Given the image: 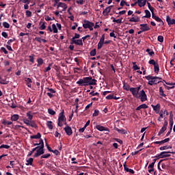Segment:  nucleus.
<instances>
[{
    "instance_id": "43",
    "label": "nucleus",
    "mask_w": 175,
    "mask_h": 175,
    "mask_svg": "<svg viewBox=\"0 0 175 175\" xmlns=\"http://www.w3.org/2000/svg\"><path fill=\"white\" fill-rule=\"evenodd\" d=\"M133 70H139L140 69V67L137 66V64H136V62H133Z\"/></svg>"
},
{
    "instance_id": "63",
    "label": "nucleus",
    "mask_w": 175,
    "mask_h": 175,
    "mask_svg": "<svg viewBox=\"0 0 175 175\" xmlns=\"http://www.w3.org/2000/svg\"><path fill=\"white\" fill-rule=\"evenodd\" d=\"M1 51L4 52V54H5V55L9 54V52H8V51L6 50V49L5 47H1Z\"/></svg>"
},
{
    "instance_id": "12",
    "label": "nucleus",
    "mask_w": 175,
    "mask_h": 175,
    "mask_svg": "<svg viewBox=\"0 0 175 175\" xmlns=\"http://www.w3.org/2000/svg\"><path fill=\"white\" fill-rule=\"evenodd\" d=\"M64 129L68 136H72L73 134V131H72V128L70 126H66Z\"/></svg>"
},
{
    "instance_id": "28",
    "label": "nucleus",
    "mask_w": 175,
    "mask_h": 175,
    "mask_svg": "<svg viewBox=\"0 0 175 175\" xmlns=\"http://www.w3.org/2000/svg\"><path fill=\"white\" fill-rule=\"evenodd\" d=\"M63 8V9H67L68 8V5H66V4L65 3H61L59 2L57 5V8Z\"/></svg>"
},
{
    "instance_id": "14",
    "label": "nucleus",
    "mask_w": 175,
    "mask_h": 175,
    "mask_svg": "<svg viewBox=\"0 0 175 175\" xmlns=\"http://www.w3.org/2000/svg\"><path fill=\"white\" fill-rule=\"evenodd\" d=\"M70 44H77V46H83V40H71Z\"/></svg>"
},
{
    "instance_id": "25",
    "label": "nucleus",
    "mask_w": 175,
    "mask_h": 175,
    "mask_svg": "<svg viewBox=\"0 0 175 175\" xmlns=\"http://www.w3.org/2000/svg\"><path fill=\"white\" fill-rule=\"evenodd\" d=\"M26 165L27 166H33V158H29L26 161Z\"/></svg>"
},
{
    "instance_id": "36",
    "label": "nucleus",
    "mask_w": 175,
    "mask_h": 175,
    "mask_svg": "<svg viewBox=\"0 0 175 175\" xmlns=\"http://www.w3.org/2000/svg\"><path fill=\"white\" fill-rule=\"evenodd\" d=\"M52 31H53V33H58V29H57L55 24L52 25Z\"/></svg>"
},
{
    "instance_id": "53",
    "label": "nucleus",
    "mask_w": 175,
    "mask_h": 175,
    "mask_svg": "<svg viewBox=\"0 0 175 175\" xmlns=\"http://www.w3.org/2000/svg\"><path fill=\"white\" fill-rule=\"evenodd\" d=\"M90 95H92V96H99V93L98 92H96L94 91H92L90 93Z\"/></svg>"
},
{
    "instance_id": "33",
    "label": "nucleus",
    "mask_w": 175,
    "mask_h": 175,
    "mask_svg": "<svg viewBox=\"0 0 175 175\" xmlns=\"http://www.w3.org/2000/svg\"><path fill=\"white\" fill-rule=\"evenodd\" d=\"M51 157V154L50 153H47L45 154H43L40 157V159H43L44 158L45 159H48V158H50Z\"/></svg>"
},
{
    "instance_id": "44",
    "label": "nucleus",
    "mask_w": 175,
    "mask_h": 175,
    "mask_svg": "<svg viewBox=\"0 0 175 175\" xmlns=\"http://www.w3.org/2000/svg\"><path fill=\"white\" fill-rule=\"evenodd\" d=\"M52 65H53V64H49V66L45 68V69L44 70V72L46 73V72H49V70H51Z\"/></svg>"
},
{
    "instance_id": "48",
    "label": "nucleus",
    "mask_w": 175,
    "mask_h": 175,
    "mask_svg": "<svg viewBox=\"0 0 175 175\" xmlns=\"http://www.w3.org/2000/svg\"><path fill=\"white\" fill-rule=\"evenodd\" d=\"M26 17H31L32 16V12L29 10L25 11Z\"/></svg>"
},
{
    "instance_id": "17",
    "label": "nucleus",
    "mask_w": 175,
    "mask_h": 175,
    "mask_svg": "<svg viewBox=\"0 0 175 175\" xmlns=\"http://www.w3.org/2000/svg\"><path fill=\"white\" fill-rule=\"evenodd\" d=\"M137 3L139 8H143L146 6V4L147 3V0H137Z\"/></svg>"
},
{
    "instance_id": "59",
    "label": "nucleus",
    "mask_w": 175,
    "mask_h": 175,
    "mask_svg": "<svg viewBox=\"0 0 175 175\" xmlns=\"http://www.w3.org/2000/svg\"><path fill=\"white\" fill-rule=\"evenodd\" d=\"M145 79H146V80H154V77H152L151 75L145 76Z\"/></svg>"
},
{
    "instance_id": "39",
    "label": "nucleus",
    "mask_w": 175,
    "mask_h": 175,
    "mask_svg": "<svg viewBox=\"0 0 175 175\" xmlns=\"http://www.w3.org/2000/svg\"><path fill=\"white\" fill-rule=\"evenodd\" d=\"M19 116L17 114H14L11 117V121H17L18 120Z\"/></svg>"
},
{
    "instance_id": "32",
    "label": "nucleus",
    "mask_w": 175,
    "mask_h": 175,
    "mask_svg": "<svg viewBox=\"0 0 175 175\" xmlns=\"http://www.w3.org/2000/svg\"><path fill=\"white\" fill-rule=\"evenodd\" d=\"M146 15L144 16L146 18H150L151 17V12L148 10H145Z\"/></svg>"
},
{
    "instance_id": "45",
    "label": "nucleus",
    "mask_w": 175,
    "mask_h": 175,
    "mask_svg": "<svg viewBox=\"0 0 175 175\" xmlns=\"http://www.w3.org/2000/svg\"><path fill=\"white\" fill-rule=\"evenodd\" d=\"M33 57H35V55H31L29 56V62H31L32 64H33V62H35V58H33Z\"/></svg>"
},
{
    "instance_id": "56",
    "label": "nucleus",
    "mask_w": 175,
    "mask_h": 175,
    "mask_svg": "<svg viewBox=\"0 0 175 175\" xmlns=\"http://www.w3.org/2000/svg\"><path fill=\"white\" fill-rule=\"evenodd\" d=\"M3 125H12L13 122L8 121V120H3Z\"/></svg>"
},
{
    "instance_id": "6",
    "label": "nucleus",
    "mask_w": 175,
    "mask_h": 175,
    "mask_svg": "<svg viewBox=\"0 0 175 175\" xmlns=\"http://www.w3.org/2000/svg\"><path fill=\"white\" fill-rule=\"evenodd\" d=\"M167 121L165 120L164 124L162 126V128L160 129L158 136H161L165 131L167 129V125H168Z\"/></svg>"
},
{
    "instance_id": "10",
    "label": "nucleus",
    "mask_w": 175,
    "mask_h": 175,
    "mask_svg": "<svg viewBox=\"0 0 175 175\" xmlns=\"http://www.w3.org/2000/svg\"><path fill=\"white\" fill-rule=\"evenodd\" d=\"M130 92H131V94H132L133 96H134V98H136L137 99H138L139 92L135 88H131Z\"/></svg>"
},
{
    "instance_id": "21",
    "label": "nucleus",
    "mask_w": 175,
    "mask_h": 175,
    "mask_svg": "<svg viewBox=\"0 0 175 175\" xmlns=\"http://www.w3.org/2000/svg\"><path fill=\"white\" fill-rule=\"evenodd\" d=\"M111 8H113V5H109L107 7L103 12V14L105 16V14L107 13V14H109L110 12H111Z\"/></svg>"
},
{
    "instance_id": "37",
    "label": "nucleus",
    "mask_w": 175,
    "mask_h": 175,
    "mask_svg": "<svg viewBox=\"0 0 175 175\" xmlns=\"http://www.w3.org/2000/svg\"><path fill=\"white\" fill-rule=\"evenodd\" d=\"M46 126L49 128V129H53V122L51 121H47L46 122Z\"/></svg>"
},
{
    "instance_id": "11",
    "label": "nucleus",
    "mask_w": 175,
    "mask_h": 175,
    "mask_svg": "<svg viewBox=\"0 0 175 175\" xmlns=\"http://www.w3.org/2000/svg\"><path fill=\"white\" fill-rule=\"evenodd\" d=\"M140 27H141L140 29L142 30V31H144V32H146L147 31H150V29H151V28L150 27V26L147 23L141 24Z\"/></svg>"
},
{
    "instance_id": "40",
    "label": "nucleus",
    "mask_w": 175,
    "mask_h": 175,
    "mask_svg": "<svg viewBox=\"0 0 175 175\" xmlns=\"http://www.w3.org/2000/svg\"><path fill=\"white\" fill-rule=\"evenodd\" d=\"M0 84H2L3 85H6V84H9V81L6 80V79H2L1 78V83Z\"/></svg>"
},
{
    "instance_id": "29",
    "label": "nucleus",
    "mask_w": 175,
    "mask_h": 175,
    "mask_svg": "<svg viewBox=\"0 0 175 175\" xmlns=\"http://www.w3.org/2000/svg\"><path fill=\"white\" fill-rule=\"evenodd\" d=\"M115 131L118 132V133H122V135H125V133H126V131L125 129H120L118 128H115Z\"/></svg>"
},
{
    "instance_id": "3",
    "label": "nucleus",
    "mask_w": 175,
    "mask_h": 175,
    "mask_svg": "<svg viewBox=\"0 0 175 175\" xmlns=\"http://www.w3.org/2000/svg\"><path fill=\"white\" fill-rule=\"evenodd\" d=\"M64 114H65V110L62 109L61 113H59V117H58V120H57L58 126H63L64 124H62V122H64V121H66V117L65 116Z\"/></svg>"
},
{
    "instance_id": "8",
    "label": "nucleus",
    "mask_w": 175,
    "mask_h": 175,
    "mask_svg": "<svg viewBox=\"0 0 175 175\" xmlns=\"http://www.w3.org/2000/svg\"><path fill=\"white\" fill-rule=\"evenodd\" d=\"M46 91L49 92L46 93V95H48L51 98H54V94H55V92H57L55 91V90H54L53 88H46Z\"/></svg>"
},
{
    "instance_id": "35",
    "label": "nucleus",
    "mask_w": 175,
    "mask_h": 175,
    "mask_svg": "<svg viewBox=\"0 0 175 175\" xmlns=\"http://www.w3.org/2000/svg\"><path fill=\"white\" fill-rule=\"evenodd\" d=\"M146 53H148L149 54V55H150V57L155 55V53L154 52V51H152L150 49H146Z\"/></svg>"
},
{
    "instance_id": "64",
    "label": "nucleus",
    "mask_w": 175,
    "mask_h": 175,
    "mask_svg": "<svg viewBox=\"0 0 175 175\" xmlns=\"http://www.w3.org/2000/svg\"><path fill=\"white\" fill-rule=\"evenodd\" d=\"M76 3L78 5H84V0H79V1H77Z\"/></svg>"
},
{
    "instance_id": "27",
    "label": "nucleus",
    "mask_w": 175,
    "mask_h": 175,
    "mask_svg": "<svg viewBox=\"0 0 175 175\" xmlns=\"http://www.w3.org/2000/svg\"><path fill=\"white\" fill-rule=\"evenodd\" d=\"M27 117L28 118V120L29 121H32V119L33 118V115H32V111H29L27 113H26Z\"/></svg>"
},
{
    "instance_id": "52",
    "label": "nucleus",
    "mask_w": 175,
    "mask_h": 175,
    "mask_svg": "<svg viewBox=\"0 0 175 175\" xmlns=\"http://www.w3.org/2000/svg\"><path fill=\"white\" fill-rule=\"evenodd\" d=\"M92 116L93 117H98L99 116V110L95 109Z\"/></svg>"
},
{
    "instance_id": "1",
    "label": "nucleus",
    "mask_w": 175,
    "mask_h": 175,
    "mask_svg": "<svg viewBox=\"0 0 175 175\" xmlns=\"http://www.w3.org/2000/svg\"><path fill=\"white\" fill-rule=\"evenodd\" d=\"M79 87H87L88 85H96V79H92L91 77H83V79H79L78 81L76 82Z\"/></svg>"
},
{
    "instance_id": "58",
    "label": "nucleus",
    "mask_w": 175,
    "mask_h": 175,
    "mask_svg": "<svg viewBox=\"0 0 175 175\" xmlns=\"http://www.w3.org/2000/svg\"><path fill=\"white\" fill-rule=\"evenodd\" d=\"M20 2H23V3H27V5H29V3H31V0H20Z\"/></svg>"
},
{
    "instance_id": "38",
    "label": "nucleus",
    "mask_w": 175,
    "mask_h": 175,
    "mask_svg": "<svg viewBox=\"0 0 175 175\" xmlns=\"http://www.w3.org/2000/svg\"><path fill=\"white\" fill-rule=\"evenodd\" d=\"M159 95L161 96H163L164 98H165L166 94H165L164 92H163V88H162V87L159 88Z\"/></svg>"
},
{
    "instance_id": "34",
    "label": "nucleus",
    "mask_w": 175,
    "mask_h": 175,
    "mask_svg": "<svg viewBox=\"0 0 175 175\" xmlns=\"http://www.w3.org/2000/svg\"><path fill=\"white\" fill-rule=\"evenodd\" d=\"M37 62H38L37 66H41V65H43V63L44 62L43 61V59L38 58V59H37Z\"/></svg>"
},
{
    "instance_id": "9",
    "label": "nucleus",
    "mask_w": 175,
    "mask_h": 175,
    "mask_svg": "<svg viewBox=\"0 0 175 175\" xmlns=\"http://www.w3.org/2000/svg\"><path fill=\"white\" fill-rule=\"evenodd\" d=\"M83 27L85 29H87V28H90L92 25H95V24L90 21L84 20L83 21Z\"/></svg>"
},
{
    "instance_id": "20",
    "label": "nucleus",
    "mask_w": 175,
    "mask_h": 175,
    "mask_svg": "<svg viewBox=\"0 0 175 175\" xmlns=\"http://www.w3.org/2000/svg\"><path fill=\"white\" fill-rule=\"evenodd\" d=\"M152 18L153 20H155V21H157V23H161V24H163V21L159 18V16H157L155 14H153V16H152Z\"/></svg>"
},
{
    "instance_id": "18",
    "label": "nucleus",
    "mask_w": 175,
    "mask_h": 175,
    "mask_svg": "<svg viewBox=\"0 0 175 175\" xmlns=\"http://www.w3.org/2000/svg\"><path fill=\"white\" fill-rule=\"evenodd\" d=\"M130 23H139L140 21V18L137 16L132 17L129 21Z\"/></svg>"
},
{
    "instance_id": "31",
    "label": "nucleus",
    "mask_w": 175,
    "mask_h": 175,
    "mask_svg": "<svg viewBox=\"0 0 175 175\" xmlns=\"http://www.w3.org/2000/svg\"><path fill=\"white\" fill-rule=\"evenodd\" d=\"M154 73H159V64L157 63L154 66Z\"/></svg>"
},
{
    "instance_id": "2",
    "label": "nucleus",
    "mask_w": 175,
    "mask_h": 175,
    "mask_svg": "<svg viewBox=\"0 0 175 175\" xmlns=\"http://www.w3.org/2000/svg\"><path fill=\"white\" fill-rule=\"evenodd\" d=\"M40 146H37L31 150L33 152L36 151L33 155L34 158H38V157H40V155H43V154H44V142L42 139H40Z\"/></svg>"
},
{
    "instance_id": "60",
    "label": "nucleus",
    "mask_w": 175,
    "mask_h": 175,
    "mask_svg": "<svg viewBox=\"0 0 175 175\" xmlns=\"http://www.w3.org/2000/svg\"><path fill=\"white\" fill-rule=\"evenodd\" d=\"M1 36L3 37V38H5V39H8V33H6V32H5V31H3L2 33H1Z\"/></svg>"
},
{
    "instance_id": "55",
    "label": "nucleus",
    "mask_w": 175,
    "mask_h": 175,
    "mask_svg": "<svg viewBox=\"0 0 175 175\" xmlns=\"http://www.w3.org/2000/svg\"><path fill=\"white\" fill-rule=\"evenodd\" d=\"M157 40L158 42H159L160 43H163V36H159L157 38Z\"/></svg>"
},
{
    "instance_id": "30",
    "label": "nucleus",
    "mask_w": 175,
    "mask_h": 175,
    "mask_svg": "<svg viewBox=\"0 0 175 175\" xmlns=\"http://www.w3.org/2000/svg\"><path fill=\"white\" fill-rule=\"evenodd\" d=\"M42 137V135L40 133H38L37 135H31L30 139H40Z\"/></svg>"
},
{
    "instance_id": "50",
    "label": "nucleus",
    "mask_w": 175,
    "mask_h": 175,
    "mask_svg": "<svg viewBox=\"0 0 175 175\" xmlns=\"http://www.w3.org/2000/svg\"><path fill=\"white\" fill-rule=\"evenodd\" d=\"M80 38V34H77V33H75V36L71 39V40H76V39Z\"/></svg>"
},
{
    "instance_id": "49",
    "label": "nucleus",
    "mask_w": 175,
    "mask_h": 175,
    "mask_svg": "<svg viewBox=\"0 0 175 175\" xmlns=\"http://www.w3.org/2000/svg\"><path fill=\"white\" fill-rule=\"evenodd\" d=\"M103 44H105V42L99 41V42L98 44V49L100 50V49H102V47H103Z\"/></svg>"
},
{
    "instance_id": "16",
    "label": "nucleus",
    "mask_w": 175,
    "mask_h": 175,
    "mask_svg": "<svg viewBox=\"0 0 175 175\" xmlns=\"http://www.w3.org/2000/svg\"><path fill=\"white\" fill-rule=\"evenodd\" d=\"M123 166L125 172L127 173H131V174H135V171L133 170L128 168L126 166V162L123 164Z\"/></svg>"
},
{
    "instance_id": "46",
    "label": "nucleus",
    "mask_w": 175,
    "mask_h": 175,
    "mask_svg": "<svg viewBox=\"0 0 175 175\" xmlns=\"http://www.w3.org/2000/svg\"><path fill=\"white\" fill-rule=\"evenodd\" d=\"M148 64L150 65H153V66H154L155 65H157L158 64V62H156L154 59H150L149 62H148Z\"/></svg>"
},
{
    "instance_id": "26",
    "label": "nucleus",
    "mask_w": 175,
    "mask_h": 175,
    "mask_svg": "<svg viewBox=\"0 0 175 175\" xmlns=\"http://www.w3.org/2000/svg\"><path fill=\"white\" fill-rule=\"evenodd\" d=\"M39 25V29H40L41 31H43V29H46V22L40 21Z\"/></svg>"
},
{
    "instance_id": "61",
    "label": "nucleus",
    "mask_w": 175,
    "mask_h": 175,
    "mask_svg": "<svg viewBox=\"0 0 175 175\" xmlns=\"http://www.w3.org/2000/svg\"><path fill=\"white\" fill-rule=\"evenodd\" d=\"M113 98H114V94H109L105 97V99L110 100V99H113Z\"/></svg>"
},
{
    "instance_id": "24",
    "label": "nucleus",
    "mask_w": 175,
    "mask_h": 175,
    "mask_svg": "<svg viewBox=\"0 0 175 175\" xmlns=\"http://www.w3.org/2000/svg\"><path fill=\"white\" fill-rule=\"evenodd\" d=\"M25 81H27V85L29 87V88H31L32 87V79L31 78H25Z\"/></svg>"
},
{
    "instance_id": "4",
    "label": "nucleus",
    "mask_w": 175,
    "mask_h": 175,
    "mask_svg": "<svg viewBox=\"0 0 175 175\" xmlns=\"http://www.w3.org/2000/svg\"><path fill=\"white\" fill-rule=\"evenodd\" d=\"M23 122L27 126H31V128H38V125L33 120H29V119H23Z\"/></svg>"
},
{
    "instance_id": "51",
    "label": "nucleus",
    "mask_w": 175,
    "mask_h": 175,
    "mask_svg": "<svg viewBox=\"0 0 175 175\" xmlns=\"http://www.w3.org/2000/svg\"><path fill=\"white\" fill-rule=\"evenodd\" d=\"M123 89L125 90V91H131V86H129V85H125V84H124Z\"/></svg>"
},
{
    "instance_id": "13",
    "label": "nucleus",
    "mask_w": 175,
    "mask_h": 175,
    "mask_svg": "<svg viewBox=\"0 0 175 175\" xmlns=\"http://www.w3.org/2000/svg\"><path fill=\"white\" fill-rule=\"evenodd\" d=\"M154 111H155L156 114H159V111H161V104L158 103L156 105H152Z\"/></svg>"
},
{
    "instance_id": "41",
    "label": "nucleus",
    "mask_w": 175,
    "mask_h": 175,
    "mask_svg": "<svg viewBox=\"0 0 175 175\" xmlns=\"http://www.w3.org/2000/svg\"><path fill=\"white\" fill-rule=\"evenodd\" d=\"M169 148H172V146H164L160 147L161 151H163L164 150H169Z\"/></svg>"
},
{
    "instance_id": "54",
    "label": "nucleus",
    "mask_w": 175,
    "mask_h": 175,
    "mask_svg": "<svg viewBox=\"0 0 175 175\" xmlns=\"http://www.w3.org/2000/svg\"><path fill=\"white\" fill-rule=\"evenodd\" d=\"M3 27H4V28H10V25L8 22H3Z\"/></svg>"
},
{
    "instance_id": "42",
    "label": "nucleus",
    "mask_w": 175,
    "mask_h": 175,
    "mask_svg": "<svg viewBox=\"0 0 175 175\" xmlns=\"http://www.w3.org/2000/svg\"><path fill=\"white\" fill-rule=\"evenodd\" d=\"M48 113L51 116H55V112L53 109H51V108L48 109Z\"/></svg>"
},
{
    "instance_id": "62",
    "label": "nucleus",
    "mask_w": 175,
    "mask_h": 175,
    "mask_svg": "<svg viewBox=\"0 0 175 175\" xmlns=\"http://www.w3.org/2000/svg\"><path fill=\"white\" fill-rule=\"evenodd\" d=\"M16 41V38H12V39H10L8 41L7 44L8 45H10L12 44V43H13V42Z\"/></svg>"
},
{
    "instance_id": "47",
    "label": "nucleus",
    "mask_w": 175,
    "mask_h": 175,
    "mask_svg": "<svg viewBox=\"0 0 175 175\" xmlns=\"http://www.w3.org/2000/svg\"><path fill=\"white\" fill-rule=\"evenodd\" d=\"M91 57H95L96 55V49H94L90 51Z\"/></svg>"
},
{
    "instance_id": "5",
    "label": "nucleus",
    "mask_w": 175,
    "mask_h": 175,
    "mask_svg": "<svg viewBox=\"0 0 175 175\" xmlns=\"http://www.w3.org/2000/svg\"><path fill=\"white\" fill-rule=\"evenodd\" d=\"M138 96L140 98L141 102H146V100H147V94L144 90L140 91L139 95Z\"/></svg>"
},
{
    "instance_id": "23",
    "label": "nucleus",
    "mask_w": 175,
    "mask_h": 175,
    "mask_svg": "<svg viewBox=\"0 0 175 175\" xmlns=\"http://www.w3.org/2000/svg\"><path fill=\"white\" fill-rule=\"evenodd\" d=\"M142 109H148V105H147V104L140 105L135 109V110L139 111L142 110Z\"/></svg>"
},
{
    "instance_id": "15",
    "label": "nucleus",
    "mask_w": 175,
    "mask_h": 175,
    "mask_svg": "<svg viewBox=\"0 0 175 175\" xmlns=\"http://www.w3.org/2000/svg\"><path fill=\"white\" fill-rule=\"evenodd\" d=\"M166 21H167L168 25H170V27L171 25H175V19H172V18H170V16H167Z\"/></svg>"
},
{
    "instance_id": "7",
    "label": "nucleus",
    "mask_w": 175,
    "mask_h": 175,
    "mask_svg": "<svg viewBox=\"0 0 175 175\" xmlns=\"http://www.w3.org/2000/svg\"><path fill=\"white\" fill-rule=\"evenodd\" d=\"M170 154H174V152H161L158 157H157V158H167L169 157H170Z\"/></svg>"
},
{
    "instance_id": "19",
    "label": "nucleus",
    "mask_w": 175,
    "mask_h": 175,
    "mask_svg": "<svg viewBox=\"0 0 175 175\" xmlns=\"http://www.w3.org/2000/svg\"><path fill=\"white\" fill-rule=\"evenodd\" d=\"M96 129H98V131H100V132H103V131L109 132V129L100 125H98L96 126Z\"/></svg>"
},
{
    "instance_id": "22",
    "label": "nucleus",
    "mask_w": 175,
    "mask_h": 175,
    "mask_svg": "<svg viewBox=\"0 0 175 175\" xmlns=\"http://www.w3.org/2000/svg\"><path fill=\"white\" fill-rule=\"evenodd\" d=\"M170 138H166L162 141H157L154 142V144H163L165 143H167V142H170Z\"/></svg>"
},
{
    "instance_id": "57",
    "label": "nucleus",
    "mask_w": 175,
    "mask_h": 175,
    "mask_svg": "<svg viewBox=\"0 0 175 175\" xmlns=\"http://www.w3.org/2000/svg\"><path fill=\"white\" fill-rule=\"evenodd\" d=\"M1 148H6L7 150H9V148H10V146L3 144L0 146V149Z\"/></svg>"
}]
</instances>
